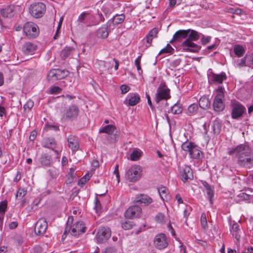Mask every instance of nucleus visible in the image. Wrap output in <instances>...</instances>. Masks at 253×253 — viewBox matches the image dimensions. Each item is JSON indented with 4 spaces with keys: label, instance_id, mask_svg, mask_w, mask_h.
Listing matches in <instances>:
<instances>
[{
    "label": "nucleus",
    "instance_id": "1",
    "mask_svg": "<svg viewBox=\"0 0 253 253\" xmlns=\"http://www.w3.org/2000/svg\"><path fill=\"white\" fill-rule=\"evenodd\" d=\"M181 149L185 152H188L190 157L194 159H200L202 158L203 153L199 147L194 143L186 141L181 145Z\"/></svg>",
    "mask_w": 253,
    "mask_h": 253
},
{
    "label": "nucleus",
    "instance_id": "2",
    "mask_svg": "<svg viewBox=\"0 0 253 253\" xmlns=\"http://www.w3.org/2000/svg\"><path fill=\"white\" fill-rule=\"evenodd\" d=\"M142 171L141 166L134 165L126 170L125 177L129 182H136L141 178Z\"/></svg>",
    "mask_w": 253,
    "mask_h": 253
},
{
    "label": "nucleus",
    "instance_id": "3",
    "mask_svg": "<svg viewBox=\"0 0 253 253\" xmlns=\"http://www.w3.org/2000/svg\"><path fill=\"white\" fill-rule=\"evenodd\" d=\"M229 155L235 154L237 159L243 158V157L248 156L251 154L250 147L246 144H240L233 148L228 152Z\"/></svg>",
    "mask_w": 253,
    "mask_h": 253
},
{
    "label": "nucleus",
    "instance_id": "4",
    "mask_svg": "<svg viewBox=\"0 0 253 253\" xmlns=\"http://www.w3.org/2000/svg\"><path fill=\"white\" fill-rule=\"evenodd\" d=\"M70 217H69L68 221L67 222V225L65 228L64 234L67 232H70V234L72 236H77L85 232V227L82 221H78L74 223L72 227L68 225L69 222ZM64 235L62 236L63 237Z\"/></svg>",
    "mask_w": 253,
    "mask_h": 253
},
{
    "label": "nucleus",
    "instance_id": "5",
    "mask_svg": "<svg viewBox=\"0 0 253 253\" xmlns=\"http://www.w3.org/2000/svg\"><path fill=\"white\" fill-rule=\"evenodd\" d=\"M223 88L218 86L216 89L217 94L215 97L213 102V108L215 111L220 112L224 109V104L223 102L224 98Z\"/></svg>",
    "mask_w": 253,
    "mask_h": 253
},
{
    "label": "nucleus",
    "instance_id": "6",
    "mask_svg": "<svg viewBox=\"0 0 253 253\" xmlns=\"http://www.w3.org/2000/svg\"><path fill=\"white\" fill-rule=\"evenodd\" d=\"M68 75L69 72L67 70L54 69L49 72L47 79L49 82L53 83L57 80L65 78Z\"/></svg>",
    "mask_w": 253,
    "mask_h": 253
},
{
    "label": "nucleus",
    "instance_id": "7",
    "mask_svg": "<svg viewBox=\"0 0 253 253\" xmlns=\"http://www.w3.org/2000/svg\"><path fill=\"white\" fill-rule=\"evenodd\" d=\"M45 9L44 4L42 2H36L30 5L29 12L34 17L39 18L42 16Z\"/></svg>",
    "mask_w": 253,
    "mask_h": 253
},
{
    "label": "nucleus",
    "instance_id": "8",
    "mask_svg": "<svg viewBox=\"0 0 253 253\" xmlns=\"http://www.w3.org/2000/svg\"><path fill=\"white\" fill-rule=\"evenodd\" d=\"M23 31L26 36L29 38H35L39 33L38 26L31 22H28L24 24Z\"/></svg>",
    "mask_w": 253,
    "mask_h": 253
},
{
    "label": "nucleus",
    "instance_id": "9",
    "mask_svg": "<svg viewBox=\"0 0 253 253\" xmlns=\"http://www.w3.org/2000/svg\"><path fill=\"white\" fill-rule=\"evenodd\" d=\"M231 117L234 119H237L241 116L246 111L245 107L241 103L235 101L231 103Z\"/></svg>",
    "mask_w": 253,
    "mask_h": 253
},
{
    "label": "nucleus",
    "instance_id": "10",
    "mask_svg": "<svg viewBox=\"0 0 253 253\" xmlns=\"http://www.w3.org/2000/svg\"><path fill=\"white\" fill-rule=\"evenodd\" d=\"M111 231L107 227H101L97 232L96 239L98 243L106 242L111 236Z\"/></svg>",
    "mask_w": 253,
    "mask_h": 253
},
{
    "label": "nucleus",
    "instance_id": "11",
    "mask_svg": "<svg viewBox=\"0 0 253 253\" xmlns=\"http://www.w3.org/2000/svg\"><path fill=\"white\" fill-rule=\"evenodd\" d=\"M154 244L155 247L159 250H162L167 248L168 242L166 235L163 233L157 235L154 240Z\"/></svg>",
    "mask_w": 253,
    "mask_h": 253
},
{
    "label": "nucleus",
    "instance_id": "12",
    "mask_svg": "<svg viewBox=\"0 0 253 253\" xmlns=\"http://www.w3.org/2000/svg\"><path fill=\"white\" fill-rule=\"evenodd\" d=\"M226 79L225 73L222 72L219 74H216L212 72L208 73L209 82L211 84H220Z\"/></svg>",
    "mask_w": 253,
    "mask_h": 253
},
{
    "label": "nucleus",
    "instance_id": "13",
    "mask_svg": "<svg viewBox=\"0 0 253 253\" xmlns=\"http://www.w3.org/2000/svg\"><path fill=\"white\" fill-rule=\"evenodd\" d=\"M183 49L186 51L198 52L201 49V46L193 42V41L185 40L181 44Z\"/></svg>",
    "mask_w": 253,
    "mask_h": 253
},
{
    "label": "nucleus",
    "instance_id": "14",
    "mask_svg": "<svg viewBox=\"0 0 253 253\" xmlns=\"http://www.w3.org/2000/svg\"><path fill=\"white\" fill-rule=\"evenodd\" d=\"M179 171L182 176V180L184 182H185L189 179H192L193 177L192 169L187 165L179 167Z\"/></svg>",
    "mask_w": 253,
    "mask_h": 253
},
{
    "label": "nucleus",
    "instance_id": "15",
    "mask_svg": "<svg viewBox=\"0 0 253 253\" xmlns=\"http://www.w3.org/2000/svg\"><path fill=\"white\" fill-rule=\"evenodd\" d=\"M141 208L138 206H133L127 209L125 213L126 218H132L138 217L141 213Z\"/></svg>",
    "mask_w": 253,
    "mask_h": 253
},
{
    "label": "nucleus",
    "instance_id": "16",
    "mask_svg": "<svg viewBox=\"0 0 253 253\" xmlns=\"http://www.w3.org/2000/svg\"><path fill=\"white\" fill-rule=\"evenodd\" d=\"M47 227V223L45 219L40 218L36 223L35 232L37 235H42L45 232Z\"/></svg>",
    "mask_w": 253,
    "mask_h": 253
},
{
    "label": "nucleus",
    "instance_id": "17",
    "mask_svg": "<svg viewBox=\"0 0 253 253\" xmlns=\"http://www.w3.org/2000/svg\"><path fill=\"white\" fill-rule=\"evenodd\" d=\"M169 90L168 88H161L160 86L157 89L156 94L155 101L159 103L162 100H167L170 97Z\"/></svg>",
    "mask_w": 253,
    "mask_h": 253
},
{
    "label": "nucleus",
    "instance_id": "18",
    "mask_svg": "<svg viewBox=\"0 0 253 253\" xmlns=\"http://www.w3.org/2000/svg\"><path fill=\"white\" fill-rule=\"evenodd\" d=\"M153 202L152 199L146 194H139L136 196L134 199V202L139 203L143 206H148Z\"/></svg>",
    "mask_w": 253,
    "mask_h": 253
},
{
    "label": "nucleus",
    "instance_id": "19",
    "mask_svg": "<svg viewBox=\"0 0 253 253\" xmlns=\"http://www.w3.org/2000/svg\"><path fill=\"white\" fill-rule=\"evenodd\" d=\"M69 147L73 152H75L79 149V138L73 135H70L67 138Z\"/></svg>",
    "mask_w": 253,
    "mask_h": 253
},
{
    "label": "nucleus",
    "instance_id": "20",
    "mask_svg": "<svg viewBox=\"0 0 253 253\" xmlns=\"http://www.w3.org/2000/svg\"><path fill=\"white\" fill-rule=\"evenodd\" d=\"M237 164L240 167L251 168L253 164V156L250 154L248 156H244L243 158H240L237 160Z\"/></svg>",
    "mask_w": 253,
    "mask_h": 253
},
{
    "label": "nucleus",
    "instance_id": "21",
    "mask_svg": "<svg viewBox=\"0 0 253 253\" xmlns=\"http://www.w3.org/2000/svg\"><path fill=\"white\" fill-rule=\"evenodd\" d=\"M17 7L14 4H9L0 8V14L5 18L11 17L14 14Z\"/></svg>",
    "mask_w": 253,
    "mask_h": 253
},
{
    "label": "nucleus",
    "instance_id": "22",
    "mask_svg": "<svg viewBox=\"0 0 253 253\" xmlns=\"http://www.w3.org/2000/svg\"><path fill=\"white\" fill-rule=\"evenodd\" d=\"M37 46L31 42H26L22 45V51L25 55L33 54L37 50Z\"/></svg>",
    "mask_w": 253,
    "mask_h": 253
},
{
    "label": "nucleus",
    "instance_id": "23",
    "mask_svg": "<svg viewBox=\"0 0 253 253\" xmlns=\"http://www.w3.org/2000/svg\"><path fill=\"white\" fill-rule=\"evenodd\" d=\"M189 30H180L177 31L173 35L172 39L169 41L172 43L174 42H180L183 39H186L188 35Z\"/></svg>",
    "mask_w": 253,
    "mask_h": 253
},
{
    "label": "nucleus",
    "instance_id": "24",
    "mask_svg": "<svg viewBox=\"0 0 253 253\" xmlns=\"http://www.w3.org/2000/svg\"><path fill=\"white\" fill-rule=\"evenodd\" d=\"M79 109L77 106L72 105L66 110L65 116L68 119H75L79 115Z\"/></svg>",
    "mask_w": 253,
    "mask_h": 253
},
{
    "label": "nucleus",
    "instance_id": "25",
    "mask_svg": "<svg viewBox=\"0 0 253 253\" xmlns=\"http://www.w3.org/2000/svg\"><path fill=\"white\" fill-rule=\"evenodd\" d=\"M42 146L43 147L53 150L56 146V142L54 138H46L43 139Z\"/></svg>",
    "mask_w": 253,
    "mask_h": 253
},
{
    "label": "nucleus",
    "instance_id": "26",
    "mask_svg": "<svg viewBox=\"0 0 253 253\" xmlns=\"http://www.w3.org/2000/svg\"><path fill=\"white\" fill-rule=\"evenodd\" d=\"M158 191L161 199L163 201H168L170 199V196L168 188L164 186H161L158 188Z\"/></svg>",
    "mask_w": 253,
    "mask_h": 253
},
{
    "label": "nucleus",
    "instance_id": "27",
    "mask_svg": "<svg viewBox=\"0 0 253 253\" xmlns=\"http://www.w3.org/2000/svg\"><path fill=\"white\" fill-rule=\"evenodd\" d=\"M41 164L43 166H50L52 161V157L51 155L44 153L42 154L40 158Z\"/></svg>",
    "mask_w": 253,
    "mask_h": 253
},
{
    "label": "nucleus",
    "instance_id": "28",
    "mask_svg": "<svg viewBox=\"0 0 253 253\" xmlns=\"http://www.w3.org/2000/svg\"><path fill=\"white\" fill-rule=\"evenodd\" d=\"M75 48L73 47L66 46L60 52L61 58L65 60L66 58L70 56L74 52Z\"/></svg>",
    "mask_w": 253,
    "mask_h": 253
},
{
    "label": "nucleus",
    "instance_id": "29",
    "mask_svg": "<svg viewBox=\"0 0 253 253\" xmlns=\"http://www.w3.org/2000/svg\"><path fill=\"white\" fill-rule=\"evenodd\" d=\"M199 104L201 108L207 110L210 108L211 102L209 98L206 96H203L200 98Z\"/></svg>",
    "mask_w": 253,
    "mask_h": 253
},
{
    "label": "nucleus",
    "instance_id": "30",
    "mask_svg": "<svg viewBox=\"0 0 253 253\" xmlns=\"http://www.w3.org/2000/svg\"><path fill=\"white\" fill-rule=\"evenodd\" d=\"M187 30H189V32H188V38L186 40H189L191 41H196L200 39V34L198 32L191 29H188Z\"/></svg>",
    "mask_w": 253,
    "mask_h": 253
},
{
    "label": "nucleus",
    "instance_id": "31",
    "mask_svg": "<svg viewBox=\"0 0 253 253\" xmlns=\"http://www.w3.org/2000/svg\"><path fill=\"white\" fill-rule=\"evenodd\" d=\"M116 129V127L114 125H107L101 129H100L99 131V133H105L109 135H111L114 131V130Z\"/></svg>",
    "mask_w": 253,
    "mask_h": 253
},
{
    "label": "nucleus",
    "instance_id": "32",
    "mask_svg": "<svg viewBox=\"0 0 253 253\" xmlns=\"http://www.w3.org/2000/svg\"><path fill=\"white\" fill-rule=\"evenodd\" d=\"M102 11L106 16L110 15L114 10V6L113 4L110 2H108L104 4L102 8Z\"/></svg>",
    "mask_w": 253,
    "mask_h": 253
},
{
    "label": "nucleus",
    "instance_id": "33",
    "mask_svg": "<svg viewBox=\"0 0 253 253\" xmlns=\"http://www.w3.org/2000/svg\"><path fill=\"white\" fill-rule=\"evenodd\" d=\"M239 230V226L238 223H234L232 226V228L230 229V231L232 234V235L237 239V241H239L240 238V235L239 234L238 231Z\"/></svg>",
    "mask_w": 253,
    "mask_h": 253
},
{
    "label": "nucleus",
    "instance_id": "34",
    "mask_svg": "<svg viewBox=\"0 0 253 253\" xmlns=\"http://www.w3.org/2000/svg\"><path fill=\"white\" fill-rule=\"evenodd\" d=\"M125 19V15L124 14H116L112 19V23L114 25H119L122 23Z\"/></svg>",
    "mask_w": 253,
    "mask_h": 253
},
{
    "label": "nucleus",
    "instance_id": "35",
    "mask_svg": "<svg viewBox=\"0 0 253 253\" xmlns=\"http://www.w3.org/2000/svg\"><path fill=\"white\" fill-rule=\"evenodd\" d=\"M142 152L139 150H134L130 155V159L131 161H136L140 159L142 156Z\"/></svg>",
    "mask_w": 253,
    "mask_h": 253
},
{
    "label": "nucleus",
    "instance_id": "36",
    "mask_svg": "<svg viewBox=\"0 0 253 253\" xmlns=\"http://www.w3.org/2000/svg\"><path fill=\"white\" fill-rule=\"evenodd\" d=\"M234 52L236 56L240 57L244 54L245 50L242 46L236 45L234 47Z\"/></svg>",
    "mask_w": 253,
    "mask_h": 253
},
{
    "label": "nucleus",
    "instance_id": "37",
    "mask_svg": "<svg viewBox=\"0 0 253 253\" xmlns=\"http://www.w3.org/2000/svg\"><path fill=\"white\" fill-rule=\"evenodd\" d=\"M76 172L75 171L74 168H72L70 169V171L67 175V178L66 180V182L67 184L71 183L76 177Z\"/></svg>",
    "mask_w": 253,
    "mask_h": 253
},
{
    "label": "nucleus",
    "instance_id": "38",
    "mask_svg": "<svg viewBox=\"0 0 253 253\" xmlns=\"http://www.w3.org/2000/svg\"><path fill=\"white\" fill-rule=\"evenodd\" d=\"M139 101L140 97L137 94H132L128 99V105L130 106L135 105Z\"/></svg>",
    "mask_w": 253,
    "mask_h": 253
},
{
    "label": "nucleus",
    "instance_id": "39",
    "mask_svg": "<svg viewBox=\"0 0 253 253\" xmlns=\"http://www.w3.org/2000/svg\"><path fill=\"white\" fill-rule=\"evenodd\" d=\"M182 111V108L179 104H175L171 108V112L174 114H179Z\"/></svg>",
    "mask_w": 253,
    "mask_h": 253
},
{
    "label": "nucleus",
    "instance_id": "40",
    "mask_svg": "<svg viewBox=\"0 0 253 253\" xmlns=\"http://www.w3.org/2000/svg\"><path fill=\"white\" fill-rule=\"evenodd\" d=\"M173 50V48L169 45V44L168 43L165 47L160 50L158 55L163 53H172Z\"/></svg>",
    "mask_w": 253,
    "mask_h": 253
},
{
    "label": "nucleus",
    "instance_id": "41",
    "mask_svg": "<svg viewBox=\"0 0 253 253\" xmlns=\"http://www.w3.org/2000/svg\"><path fill=\"white\" fill-rule=\"evenodd\" d=\"M27 190L24 188H19L16 193V198L17 199H21L26 194Z\"/></svg>",
    "mask_w": 253,
    "mask_h": 253
},
{
    "label": "nucleus",
    "instance_id": "42",
    "mask_svg": "<svg viewBox=\"0 0 253 253\" xmlns=\"http://www.w3.org/2000/svg\"><path fill=\"white\" fill-rule=\"evenodd\" d=\"M165 215L162 213H158L155 216V220L157 222L163 224L165 222Z\"/></svg>",
    "mask_w": 253,
    "mask_h": 253
},
{
    "label": "nucleus",
    "instance_id": "43",
    "mask_svg": "<svg viewBox=\"0 0 253 253\" xmlns=\"http://www.w3.org/2000/svg\"><path fill=\"white\" fill-rule=\"evenodd\" d=\"M13 240L15 243L18 246H20L23 242V239L20 234H16L13 236Z\"/></svg>",
    "mask_w": 253,
    "mask_h": 253
},
{
    "label": "nucleus",
    "instance_id": "44",
    "mask_svg": "<svg viewBox=\"0 0 253 253\" xmlns=\"http://www.w3.org/2000/svg\"><path fill=\"white\" fill-rule=\"evenodd\" d=\"M116 248L114 246H108L102 250L101 253H117Z\"/></svg>",
    "mask_w": 253,
    "mask_h": 253
},
{
    "label": "nucleus",
    "instance_id": "45",
    "mask_svg": "<svg viewBox=\"0 0 253 253\" xmlns=\"http://www.w3.org/2000/svg\"><path fill=\"white\" fill-rule=\"evenodd\" d=\"M201 226L204 229H206L208 226L206 215L205 213H203L201 216Z\"/></svg>",
    "mask_w": 253,
    "mask_h": 253
},
{
    "label": "nucleus",
    "instance_id": "46",
    "mask_svg": "<svg viewBox=\"0 0 253 253\" xmlns=\"http://www.w3.org/2000/svg\"><path fill=\"white\" fill-rule=\"evenodd\" d=\"M34 104V102L32 100H29L28 101H27L26 103L24 104L23 106V108L25 111H30L31 110V109L33 107Z\"/></svg>",
    "mask_w": 253,
    "mask_h": 253
},
{
    "label": "nucleus",
    "instance_id": "47",
    "mask_svg": "<svg viewBox=\"0 0 253 253\" xmlns=\"http://www.w3.org/2000/svg\"><path fill=\"white\" fill-rule=\"evenodd\" d=\"M212 129L214 134H218L221 130V126L218 122H214L212 126Z\"/></svg>",
    "mask_w": 253,
    "mask_h": 253
},
{
    "label": "nucleus",
    "instance_id": "48",
    "mask_svg": "<svg viewBox=\"0 0 253 253\" xmlns=\"http://www.w3.org/2000/svg\"><path fill=\"white\" fill-rule=\"evenodd\" d=\"M237 66L240 68L244 66H248V62H247L246 56L242 58L240 60H238L236 63Z\"/></svg>",
    "mask_w": 253,
    "mask_h": 253
},
{
    "label": "nucleus",
    "instance_id": "49",
    "mask_svg": "<svg viewBox=\"0 0 253 253\" xmlns=\"http://www.w3.org/2000/svg\"><path fill=\"white\" fill-rule=\"evenodd\" d=\"M198 109V105L197 104L193 103L188 107V111L190 114H193L197 111Z\"/></svg>",
    "mask_w": 253,
    "mask_h": 253
},
{
    "label": "nucleus",
    "instance_id": "50",
    "mask_svg": "<svg viewBox=\"0 0 253 253\" xmlns=\"http://www.w3.org/2000/svg\"><path fill=\"white\" fill-rule=\"evenodd\" d=\"M133 225V222L129 220H126L122 223V227L125 230L130 229Z\"/></svg>",
    "mask_w": 253,
    "mask_h": 253
},
{
    "label": "nucleus",
    "instance_id": "51",
    "mask_svg": "<svg viewBox=\"0 0 253 253\" xmlns=\"http://www.w3.org/2000/svg\"><path fill=\"white\" fill-rule=\"evenodd\" d=\"M207 191V194L208 195V198H209L210 204H213V201H212V198L214 196V192L213 190L211 188V187L208 189L206 190Z\"/></svg>",
    "mask_w": 253,
    "mask_h": 253
},
{
    "label": "nucleus",
    "instance_id": "52",
    "mask_svg": "<svg viewBox=\"0 0 253 253\" xmlns=\"http://www.w3.org/2000/svg\"><path fill=\"white\" fill-rule=\"evenodd\" d=\"M98 34L102 38H106L108 36V32L106 28H101L98 30Z\"/></svg>",
    "mask_w": 253,
    "mask_h": 253
},
{
    "label": "nucleus",
    "instance_id": "53",
    "mask_svg": "<svg viewBox=\"0 0 253 253\" xmlns=\"http://www.w3.org/2000/svg\"><path fill=\"white\" fill-rule=\"evenodd\" d=\"M94 203H95L94 209L96 210V212L97 213H98L101 211V206L100 202L97 197H95Z\"/></svg>",
    "mask_w": 253,
    "mask_h": 253
},
{
    "label": "nucleus",
    "instance_id": "54",
    "mask_svg": "<svg viewBox=\"0 0 253 253\" xmlns=\"http://www.w3.org/2000/svg\"><path fill=\"white\" fill-rule=\"evenodd\" d=\"M158 33V30L155 28L152 29L149 33L147 34V36H149V37H151L153 39L157 37V34Z\"/></svg>",
    "mask_w": 253,
    "mask_h": 253
},
{
    "label": "nucleus",
    "instance_id": "55",
    "mask_svg": "<svg viewBox=\"0 0 253 253\" xmlns=\"http://www.w3.org/2000/svg\"><path fill=\"white\" fill-rule=\"evenodd\" d=\"M7 206V203L6 201H3L0 202V212L5 213Z\"/></svg>",
    "mask_w": 253,
    "mask_h": 253
},
{
    "label": "nucleus",
    "instance_id": "56",
    "mask_svg": "<svg viewBox=\"0 0 253 253\" xmlns=\"http://www.w3.org/2000/svg\"><path fill=\"white\" fill-rule=\"evenodd\" d=\"M202 35V38L201 39V42L203 44L206 45L210 42L211 37L210 36H205Z\"/></svg>",
    "mask_w": 253,
    "mask_h": 253
},
{
    "label": "nucleus",
    "instance_id": "57",
    "mask_svg": "<svg viewBox=\"0 0 253 253\" xmlns=\"http://www.w3.org/2000/svg\"><path fill=\"white\" fill-rule=\"evenodd\" d=\"M88 15V13L84 12H83L79 17L78 18V21L80 23H84L85 20L86 19V18L87 16Z\"/></svg>",
    "mask_w": 253,
    "mask_h": 253
},
{
    "label": "nucleus",
    "instance_id": "58",
    "mask_svg": "<svg viewBox=\"0 0 253 253\" xmlns=\"http://www.w3.org/2000/svg\"><path fill=\"white\" fill-rule=\"evenodd\" d=\"M61 91V88L58 86H52L50 88V92L52 94H58Z\"/></svg>",
    "mask_w": 253,
    "mask_h": 253
},
{
    "label": "nucleus",
    "instance_id": "59",
    "mask_svg": "<svg viewBox=\"0 0 253 253\" xmlns=\"http://www.w3.org/2000/svg\"><path fill=\"white\" fill-rule=\"evenodd\" d=\"M45 128L46 130H54L55 131H57L59 130V127L58 126L48 124H47L45 126Z\"/></svg>",
    "mask_w": 253,
    "mask_h": 253
},
{
    "label": "nucleus",
    "instance_id": "60",
    "mask_svg": "<svg viewBox=\"0 0 253 253\" xmlns=\"http://www.w3.org/2000/svg\"><path fill=\"white\" fill-rule=\"evenodd\" d=\"M248 66L251 67L253 66V54L246 56Z\"/></svg>",
    "mask_w": 253,
    "mask_h": 253
},
{
    "label": "nucleus",
    "instance_id": "61",
    "mask_svg": "<svg viewBox=\"0 0 253 253\" xmlns=\"http://www.w3.org/2000/svg\"><path fill=\"white\" fill-rule=\"evenodd\" d=\"M120 88L122 94L126 93L129 91L130 89L129 87L126 84L122 85L120 87Z\"/></svg>",
    "mask_w": 253,
    "mask_h": 253
},
{
    "label": "nucleus",
    "instance_id": "62",
    "mask_svg": "<svg viewBox=\"0 0 253 253\" xmlns=\"http://www.w3.org/2000/svg\"><path fill=\"white\" fill-rule=\"evenodd\" d=\"M114 173L116 175V176L117 178L118 182H119L120 179V174L119 172V165L117 164L115 166V168L114 170Z\"/></svg>",
    "mask_w": 253,
    "mask_h": 253
},
{
    "label": "nucleus",
    "instance_id": "63",
    "mask_svg": "<svg viewBox=\"0 0 253 253\" xmlns=\"http://www.w3.org/2000/svg\"><path fill=\"white\" fill-rule=\"evenodd\" d=\"M145 38L147 43V44L146 45V46L147 47H148L151 45V43L153 39L151 37H149L148 36H146Z\"/></svg>",
    "mask_w": 253,
    "mask_h": 253
},
{
    "label": "nucleus",
    "instance_id": "64",
    "mask_svg": "<svg viewBox=\"0 0 253 253\" xmlns=\"http://www.w3.org/2000/svg\"><path fill=\"white\" fill-rule=\"evenodd\" d=\"M87 181L85 180V178H84L83 177L81 178L79 182H78V185L81 186H84Z\"/></svg>",
    "mask_w": 253,
    "mask_h": 253
}]
</instances>
